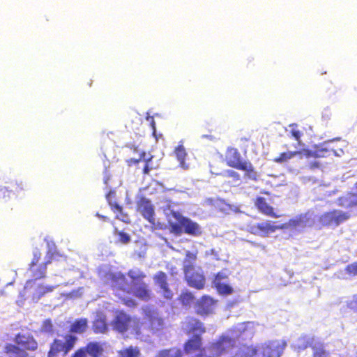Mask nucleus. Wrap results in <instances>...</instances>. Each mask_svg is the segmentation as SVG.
Segmentation results:
<instances>
[{"label":"nucleus","instance_id":"20e7f679","mask_svg":"<svg viewBox=\"0 0 357 357\" xmlns=\"http://www.w3.org/2000/svg\"><path fill=\"white\" fill-rule=\"evenodd\" d=\"M225 160L229 167L244 172L245 175L250 178H255L256 172L253 165L250 162L242 160L237 149L228 148L225 154Z\"/></svg>","mask_w":357,"mask_h":357},{"label":"nucleus","instance_id":"e433bc0d","mask_svg":"<svg viewBox=\"0 0 357 357\" xmlns=\"http://www.w3.org/2000/svg\"><path fill=\"white\" fill-rule=\"evenodd\" d=\"M347 206L356 207L357 206V192H350L347 197Z\"/></svg>","mask_w":357,"mask_h":357},{"label":"nucleus","instance_id":"9b49d317","mask_svg":"<svg viewBox=\"0 0 357 357\" xmlns=\"http://www.w3.org/2000/svg\"><path fill=\"white\" fill-rule=\"evenodd\" d=\"M286 347L287 342L283 340H270L262 344V354L266 357H280Z\"/></svg>","mask_w":357,"mask_h":357},{"label":"nucleus","instance_id":"f03ea898","mask_svg":"<svg viewBox=\"0 0 357 357\" xmlns=\"http://www.w3.org/2000/svg\"><path fill=\"white\" fill-rule=\"evenodd\" d=\"M15 344L7 343L4 353L8 357H29V352L38 349L37 340L31 334L17 333L14 337Z\"/></svg>","mask_w":357,"mask_h":357},{"label":"nucleus","instance_id":"603ef678","mask_svg":"<svg viewBox=\"0 0 357 357\" xmlns=\"http://www.w3.org/2000/svg\"><path fill=\"white\" fill-rule=\"evenodd\" d=\"M47 324H48V325H49V326H50V329H49V331H52V324H51V321L49 320V321H47Z\"/></svg>","mask_w":357,"mask_h":357},{"label":"nucleus","instance_id":"8fccbe9b","mask_svg":"<svg viewBox=\"0 0 357 357\" xmlns=\"http://www.w3.org/2000/svg\"><path fill=\"white\" fill-rule=\"evenodd\" d=\"M110 180V175L108 174H106L104 177V183L105 184L107 185L109 181Z\"/></svg>","mask_w":357,"mask_h":357},{"label":"nucleus","instance_id":"5701e85b","mask_svg":"<svg viewBox=\"0 0 357 357\" xmlns=\"http://www.w3.org/2000/svg\"><path fill=\"white\" fill-rule=\"evenodd\" d=\"M9 188H10V190H9L6 187L0 188V200L4 199L6 197H8V193L10 192L19 193L20 192L24 190V187L22 181L11 183Z\"/></svg>","mask_w":357,"mask_h":357},{"label":"nucleus","instance_id":"6e6552de","mask_svg":"<svg viewBox=\"0 0 357 357\" xmlns=\"http://www.w3.org/2000/svg\"><path fill=\"white\" fill-rule=\"evenodd\" d=\"M236 336L222 335L215 342L211 343L208 349L210 355L208 357H218L225 352L232 349L236 345Z\"/></svg>","mask_w":357,"mask_h":357},{"label":"nucleus","instance_id":"ddd939ff","mask_svg":"<svg viewBox=\"0 0 357 357\" xmlns=\"http://www.w3.org/2000/svg\"><path fill=\"white\" fill-rule=\"evenodd\" d=\"M136 208L143 218L152 225H155V211L151 202L144 197H141L137 202Z\"/></svg>","mask_w":357,"mask_h":357},{"label":"nucleus","instance_id":"0eeeda50","mask_svg":"<svg viewBox=\"0 0 357 357\" xmlns=\"http://www.w3.org/2000/svg\"><path fill=\"white\" fill-rule=\"evenodd\" d=\"M41 252L35 250L33 253V259L29 264V271L31 273L33 279L26 282V286L34 283L36 280L43 279L46 276L47 266L52 262L51 259H47L45 262H40Z\"/></svg>","mask_w":357,"mask_h":357},{"label":"nucleus","instance_id":"39448f33","mask_svg":"<svg viewBox=\"0 0 357 357\" xmlns=\"http://www.w3.org/2000/svg\"><path fill=\"white\" fill-rule=\"evenodd\" d=\"M61 337L54 338L50 343L47 357H57L60 353L66 356L75 347L77 341L76 336L66 333L61 335Z\"/></svg>","mask_w":357,"mask_h":357},{"label":"nucleus","instance_id":"6ab92c4d","mask_svg":"<svg viewBox=\"0 0 357 357\" xmlns=\"http://www.w3.org/2000/svg\"><path fill=\"white\" fill-rule=\"evenodd\" d=\"M254 204L258 211L265 215L271 218H280L282 216L275 213L274 208L270 206L263 197H257L254 201Z\"/></svg>","mask_w":357,"mask_h":357},{"label":"nucleus","instance_id":"37998d69","mask_svg":"<svg viewBox=\"0 0 357 357\" xmlns=\"http://www.w3.org/2000/svg\"><path fill=\"white\" fill-rule=\"evenodd\" d=\"M118 236L121 243L126 244L130 241V236L123 231H119Z\"/></svg>","mask_w":357,"mask_h":357},{"label":"nucleus","instance_id":"f3484780","mask_svg":"<svg viewBox=\"0 0 357 357\" xmlns=\"http://www.w3.org/2000/svg\"><path fill=\"white\" fill-rule=\"evenodd\" d=\"M176 220L183 225V232L191 236H198L202 234L199 225L188 218L181 215H175Z\"/></svg>","mask_w":357,"mask_h":357},{"label":"nucleus","instance_id":"2eb2a0df","mask_svg":"<svg viewBox=\"0 0 357 357\" xmlns=\"http://www.w3.org/2000/svg\"><path fill=\"white\" fill-rule=\"evenodd\" d=\"M183 324L187 335L193 334V335L202 336L206 331L204 324L194 317H186Z\"/></svg>","mask_w":357,"mask_h":357},{"label":"nucleus","instance_id":"473e14b6","mask_svg":"<svg viewBox=\"0 0 357 357\" xmlns=\"http://www.w3.org/2000/svg\"><path fill=\"white\" fill-rule=\"evenodd\" d=\"M155 282L160 287L168 284L167 277L165 272L158 271L153 277Z\"/></svg>","mask_w":357,"mask_h":357},{"label":"nucleus","instance_id":"58836bf2","mask_svg":"<svg viewBox=\"0 0 357 357\" xmlns=\"http://www.w3.org/2000/svg\"><path fill=\"white\" fill-rule=\"evenodd\" d=\"M153 156H150L148 158H145L143 160L144 161L145 164L142 169V173L144 175H148L149 174L150 172L153 169V166L151 165V162L152 161Z\"/></svg>","mask_w":357,"mask_h":357},{"label":"nucleus","instance_id":"a18cd8bd","mask_svg":"<svg viewBox=\"0 0 357 357\" xmlns=\"http://www.w3.org/2000/svg\"><path fill=\"white\" fill-rule=\"evenodd\" d=\"M86 356H87V352H86L85 347H81V348L78 349L77 350H76L73 354L71 357H86Z\"/></svg>","mask_w":357,"mask_h":357},{"label":"nucleus","instance_id":"864d4df0","mask_svg":"<svg viewBox=\"0 0 357 357\" xmlns=\"http://www.w3.org/2000/svg\"><path fill=\"white\" fill-rule=\"evenodd\" d=\"M151 126H152L153 130H155V121H153V119H152Z\"/></svg>","mask_w":357,"mask_h":357},{"label":"nucleus","instance_id":"a19ab883","mask_svg":"<svg viewBox=\"0 0 357 357\" xmlns=\"http://www.w3.org/2000/svg\"><path fill=\"white\" fill-rule=\"evenodd\" d=\"M162 290V296L167 300H172L174 296L172 291L170 289L169 284L160 287Z\"/></svg>","mask_w":357,"mask_h":357},{"label":"nucleus","instance_id":"a211bd4d","mask_svg":"<svg viewBox=\"0 0 357 357\" xmlns=\"http://www.w3.org/2000/svg\"><path fill=\"white\" fill-rule=\"evenodd\" d=\"M115 192L113 190H110L106 195L107 200L108 202L109 206H110L112 211L116 213V218L123 221L126 223H129L130 222L129 215L124 213L123 211V207L119 205L116 202H112L111 200L112 197H114Z\"/></svg>","mask_w":357,"mask_h":357},{"label":"nucleus","instance_id":"7c9ffc66","mask_svg":"<svg viewBox=\"0 0 357 357\" xmlns=\"http://www.w3.org/2000/svg\"><path fill=\"white\" fill-rule=\"evenodd\" d=\"M300 153H301L300 151L283 152V153H281L278 157L274 158L273 161L275 162H278V163H283Z\"/></svg>","mask_w":357,"mask_h":357},{"label":"nucleus","instance_id":"b1692460","mask_svg":"<svg viewBox=\"0 0 357 357\" xmlns=\"http://www.w3.org/2000/svg\"><path fill=\"white\" fill-rule=\"evenodd\" d=\"M84 347L87 354L91 357H100L103 352V348L97 342H90Z\"/></svg>","mask_w":357,"mask_h":357},{"label":"nucleus","instance_id":"5fc2aeb1","mask_svg":"<svg viewBox=\"0 0 357 357\" xmlns=\"http://www.w3.org/2000/svg\"><path fill=\"white\" fill-rule=\"evenodd\" d=\"M354 187H355V188H356V189H357V181L355 183V184H354Z\"/></svg>","mask_w":357,"mask_h":357},{"label":"nucleus","instance_id":"de8ad7c7","mask_svg":"<svg viewBox=\"0 0 357 357\" xmlns=\"http://www.w3.org/2000/svg\"><path fill=\"white\" fill-rule=\"evenodd\" d=\"M307 167L310 170H314L316 169H319L321 167V164L318 161L310 162L307 164Z\"/></svg>","mask_w":357,"mask_h":357},{"label":"nucleus","instance_id":"1a4fd4ad","mask_svg":"<svg viewBox=\"0 0 357 357\" xmlns=\"http://www.w3.org/2000/svg\"><path fill=\"white\" fill-rule=\"evenodd\" d=\"M350 217L351 215L349 212L333 210L323 213L319 218V221L322 225L326 227H337L348 220Z\"/></svg>","mask_w":357,"mask_h":357},{"label":"nucleus","instance_id":"393cba45","mask_svg":"<svg viewBox=\"0 0 357 357\" xmlns=\"http://www.w3.org/2000/svg\"><path fill=\"white\" fill-rule=\"evenodd\" d=\"M330 151L326 148L317 147L314 150H304V155L306 158H324L329 155Z\"/></svg>","mask_w":357,"mask_h":357},{"label":"nucleus","instance_id":"09e8293b","mask_svg":"<svg viewBox=\"0 0 357 357\" xmlns=\"http://www.w3.org/2000/svg\"><path fill=\"white\" fill-rule=\"evenodd\" d=\"M349 307L355 311H357V294L353 296L352 301L348 303Z\"/></svg>","mask_w":357,"mask_h":357},{"label":"nucleus","instance_id":"dca6fc26","mask_svg":"<svg viewBox=\"0 0 357 357\" xmlns=\"http://www.w3.org/2000/svg\"><path fill=\"white\" fill-rule=\"evenodd\" d=\"M286 228V225L276 226L271 224L270 222H265L251 225L249 231L251 234L255 235L267 236L269 233L274 232L277 229H283Z\"/></svg>","mask_w":357,"mask_h":357},{"label":"nucleus","instance_id":"79ce46f5","mask_svg":"<svg viewBox=\"0 0 357 357\" xmlns=\"http://www.w3.org/2000/svg\"><path fill=\"white\" fill-rule=\"evenodd\" d=\"M345 271L347 274L350 275H357V261L354 262L347 265L345 268Z\"/></svg>","mask_w":357,"mask_h":357},{"label":"nucleus","instance_id":"a878e982","mask_svg":"<svg viewBox=\"0 0 357 357\" xmlns=\"http://www.w3.org/2000/svg\"><path fill=\"white\" fill-rule=\"evenodd\" d=\"M304 347L305 348L310 347L313 349V357H324L326 355L323 346L317 347L313 338L308 339Z\"/></svg>","mask_w":357,"mask_h":357},{"label":"nucleus","instance_id":"c9c22d12","mask_svg":"<svg viewBox=\"0 0 357 357\" xmlns=\"http://www.w3.org/2000/svg\"><path fill=\"white\" fill-rule=\"evenodd\" d=\"M128 275L132 282L142 281L146 277V275L142 271H136L135 270H129L128 272Z\"/></svg>","mask_w":357,"mask_h":357},{"label":"nucleus","instance_id":"72a5a7b5","mask_svg":"<svg viewBox=\"0 0 357 357\" xmlns=\"http://www.w3.org/2000/svg\"><path fill=\"white\" fill-rule=\"evenodd\" d=\"M176 157L181 166L184 165L185 157L187 155L185 149L183 145H178L174 151Z\"/></svg>","mask_w":357,"mask_h":357},{"label":"nucleus","instance_id":"c756f323","mask_svg":"<svg viewBox=\"0 0 357 357\" xmlns=\"http://www.w3.org/2000/svg\"><path fill=\"white\" fill-rule=\"evenodd\" d=\"M214 287L220 295L228 296L232 294L234 292L233 288L229 284L225 282H218L217 284H214Z\"/></svg>","mask_w":357,"mask_h":357},{"label":"nucleus","instance_id":"7ed1b4c3","mask_svg":"<svg viewBox=\"0 0 357 357\" xmlns=\"http://www.w3.org/2000/svg\"><path fill=\"white\" fill-rule=\"evenodd\" d=\"M143 312L144 321L140 322L139 320L135 321L133 331L135 334H141L142 329L155 331L162 328L163 320L158 316V312L155 309L146 306L143 308Z\"/></svg>","mask_w":357,"mask_h":357},{"label":"nucleus","instance_id":"ea45409f","mask_svg":"<svg viewBox=\"0 0 357 357\" xmlns=\"http://www.w3.org/2000/svg\"><path fill=\"white\" fill-rule=\"evenodd\" d=\"M146 156V152L142 151L139 154V158H129L126 160V164L128 167H132L134 165H137L139 163L140 161H142Z\"/></svg>","mask_w":357,"mask_h":357},{"label":"nucleus","instance_id":"4be33fe9","mask_svg":"<svg viewBox=\"0 0 357 357\" xmlns=\"http://www.w3.org/2000/svg\"><path fill=\"white\" fill-rule=\"evenodd\" d=\"M310 221V218L307 214H300L296 217L290 219L285 225L287 227H305Z\"/></svg>","mask_w":357,"mask_h":357},{"label":"nucleus","instance_id":"cd10ccee","mask_svg":"<svg viewBox=\"0 0 357 357\" xmlns=\"http://www.w3.org/2000/svg\"><path fill=\"white\" fill-rule=\"evenodd\" d=\"M119 357H139L140 351L138 347L130 346L126 348H123L119 351Z\"/></svg>","mask_w":357,"mask_h":357},{"label":"nucleus","instance_id":"4c0bfd02","mask_svg":"<svg viewBox=\"0 0 357 357\" xmlns=\"http://www.w3.org/2000/svg\"><path fill=\"white\" fill-rule=\"evenodd\" d=\"M170 231L176 235H181L183 232V225L178 222V223L169 224Z\"/></svg>","mask_w":357,"mask_h":357},{"label":"nucleus","instance_id":"2f4dec72","mask_svg":"<svg viewBox=\"0 0 357 357\" xmlns=\"http://www.w3.org/2000/svg\"><path fill=\"white\" fill-rule=\"evenodd\" d=\"M55 287L51 286V285H43L40 284L38 286L36 292L35 296L37 298H40L45 294L52 292L54 289Z\"/></svg>","mask_w":357,"mask_h":357},{"label":"nucleus","instance_id":"bb28decb","mask_svg":"<svg viewBox=\"0 0 357 357\" xmlns=\"http://www.w3.org/2000/svg\"><path fill=\"white\" fill-rule=\"evenodd\" d=\"M155 357H183V352L180 349L172 347L159 351Z\"/></svg>","mask_w":357,"mask_h":357},{"label":"nucleus","instance_id":"c85d7f7f","mask_svg":"<svg viewBox=\"0 0 357 357\" xmlns=\"http://www.w3.org/2000/svg\"><path fill=\"white\" fill-rule=\"evenodd\" d=\"M178 300L183 306H190L194 303L195 296L193 294L189 291H183L179 295Z\"/></svg>","mask_w":357,"mask_h":357},{"label":"nucleus","instance_id":"412c9836","mask_svg":"<svg viewBox=\"0 0 357 357\" xmlns=\"http://www.w3.org/2000/svg\"><path fill=\"white\" fill-rule=\"evenodd\" d=\"M88 328V319L86 318L77 319L70 326V334L77 333L82 334L86 331Z\"/></svg>","mask_w":357,"mask_h":357},{"label":"nucleus","instance_id":"9d476101","mask_svg":"<svg viewBox=\"0 0 357 357\" xmlns=\"http://www.w3.org/2000/svg\"><path fill=\"white\" fill-rule=\"evenodd\" d=\"M218 300L208 295H204L195 304V312L202 317H206L214 313Z\"/></svg>","mask_w":357,"mask_h":357},{"label":"nucleus","instance_id":"aec40b11","mask_svg":"<svg viewBox=\"0 0 357 357\" xmlns=\"http://www.w3.org/2000/svg\"><path fill=\"white\" fill-rule=\"evenodd\" d=\"M107 328L106 317L105 315H98L93 321V331L96 334L105 333Z\"/></svg>","mask_w":357,"mask_h":357},{"label":"nucleus","instance_id":"3c124183","mask_svg":"<svg viewBox=\"0 0 357 357\" xmlns=\"http://www.w3.org/2000/svg\"><path fill=\"white\" fill-rule=\"evenodd\" d=\"M228 174H229V176H232V177H235V176H238L237 172H236L234 171H232V170L229 171Z\"/></svg>","mask_w":357,"mask_h":357},{"label":"nucleus","instance_id":"f8f14e48","mask_svg":"<svg viewBox=\"0 0 357 357\" xmlns=\"http://www.w3.org/2000/svg\"><path fill=\"white\" fill-rule=\"evenodd\" d=\"M132 318L123 310H118L111 321V326L114 331L124 333L128 331L132 324Z\"/></svg>","mask_w":357,"mask_h":357},{"label":"nucleus","instance_id":"c03bdc74","mask_svg":"<svg viewBox=\"0 0 357 357\" xmlns=\"http://www.w3.org/2000/svg\"><path fill=\"white\" fill-rule=\"evenodd\" d=\"M122 302L128 307H135L137 305V303L131 298H124L122 299Z\"/></svg>","mask_w":357,"mask_h":357},{"label":"nucleus","instance_id":"49530a36","mask_svg":"<svg viewBox=\"0 0 357 357\" xmlns=\"http://www.w3.org/2000/svg\"><path fill=\"white\" fill-rule=\"evenodd\" d=\"M291 136L298 142H300L301 137L302 135L300 130L298 129H291L290 131Z\"/></svg>","mask_w":357,"mask_h":357},{"label":"nucleus","instance_id":"423d86ee","mask_svg":"<svg viewBox=\"0 0 357 357\" xmlns=\"http://www.w3.org/2000/svg\"><path fill=\"white\" fill-rule=\"evenodd\" d=\"M112 280L116 282V286L121 290L128 294H132L134 296L143 301H148L151 298V291L148 285L142 282L140 283H134L132 289H126L123 286V283L126 282V276L123 274L119 273L112 276Z\"/></svg>","mask_w":357,"mask_h":357},{"label":"nucleus","instance_id":"4468645a","mask_svg":"<svg viewBox=\"0 0 357 357\" xmlns=\"http://www.w3.org/2000/svg\"><path fill=\"white\" fill-rule=\"evenodd\" d=\"M183 350L188 354L199 352L198 357H207L205 349L202 347V338L200 335H193L189 338L183 345Z\"/></svg>","mask_w":357,"mask_h":357},{"label":"nucleus","instance_id":"f704fd0d","mask_svg":"<svg viewBox=\"0 0 357 357\" xmlns=\"http://www.w3.org/2000/svg\"><path fill=\"white\" fill-rule=\"evenodd\" d=\"M229 272L227 269H223L219 271L214 278L213 284H217L218 282H224L228 280Z\"/></svg>","mask_w":357,"mask_h":357},{"label":"nucleus","instance_id":"f257e3e1","mask_svg":"<svg viewBox=\"0 0 357 357\" xmlns=\"http://www.w3.org/2000/svg\"><path fill=\"white\" fill-rule=\"evenodd\" d=\"M196 252L187 251L183 261V271L187 284L200 290L205 287L206 280L202 267L196 264Z\"/></svg>","mask_w":357,"mask_h":357}]
</instances>
